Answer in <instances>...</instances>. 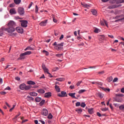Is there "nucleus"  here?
Listing matches in <instances>:
<instances>
[{
    "label": "nucleus",
    "mask_w": 124,
    "mask_h": 124,
    "mask_svg": "<svg viewBox=\"0 0 124 124\" xmlns=\"http://www.w3.org/2000/svg\"><path fill=\"white\" fill-rule=\"evenodd\" d=\"M42 69H43V70H44L45 73H47L48 75H49V77L52 78V75L50 74V73L48 72V69L46 67V66L45 64H42Z\"/></svg>",
    "instance_id": "nucleus-4"
},
{
    "label": "nucleus",
    "mask_w": 124,
    "mask_h": 124,
    "mask_svg": "<svg viewBox=\"0 0 124 124\" xmlns=\"http://www.w3.org/2000/svg\"><path fill=\"white\" fill-rule=\"evenodd\" d=\"M37 12H38V7L37 5H35V14H37Z\"/></svg>",
    "instance_id": "nucleus-41"
},
{
    "label": "nucleus",
    "mask_w": 124,
    "mask_h": 124,
    "mask_svg": "<svg viewBox=\"0 0 124 124\" xmlns=\"http://www.w3.org/2000/svg\"><path fill=\"white\" fill-rule=\"evenodd\" d=\"M101 31L96 28H94V32L95 33H98L99 32H100Z\"/></svg>",
    "instance_id": "nucleus-22"
},
{
    "label": "nucleus",
    "mask_w": 124,
    "mask_h": 124,
    "mask_svg": "<svg viewBox=\"0 0 124 124\" xmlns=\"http://www.w3.org/2000/svg\"><path fill=\"white\" fill-rule=\"evenodd\" d=\"M104 24L105 25H106V26L107 27H108V22L107 21H106V20H104V22H101V25L103 26L104 25Z\"/></svg>",
    "instance_id": "nucleus-25"
},
{
    "label": "nucleus",
    "mask_w": 124,
    "mask_h": 124,
    "mask_svg": "<svg viewBox=\"0 0 124 124\" xmlns=\"http://www.w3.org/2000/svg\"><path fill=\"white\" fill-rule=\"evenodd\" d=\"M116 96L118 97H124V95L123 94L119 93V94H116Z\"/></svg>",
    "instance_id": "nucleus-40"
},
{
    "label": "nucleus",
    "mask_w": 124,
    "mask_h": 124,
    "mask_svg": "<svg viewBox=\"0 0 124 124\" xmlns=\"http://www.w3.org/2000/svg\"><path fill=\"white\" fill-rule=\"evenodd\" d=\"M96 114L99 117H101V113H99V112H97L96 113Z\"/></svg>",
    "instance_id": "nucleus-63"
},
{
    "label": "nucleus",
    "mask_w": 124,
    "mask_h": 124,
    "mask_svg": "<svg viewBox=\"0 0 124 124\" xmlns=\"http://www.w3.org/2000/svg\"><path fill=\"white\" fill-rule=\"evenodd\" d=\"M121 93H124V88H122V89H121Z\"/></svg>",
    "instance_id": "nucleus-64"
},
{
    "label": "nucleus",
    "mask_w": 124,
    "mask_h": 124,
    "mask_svg": "<svg viewBox=\"0 0 124 124\" xmlns=\"http://www.w3.org/2000/svg\"><path fill=\"white\" fill-rule=\"evenodd\" d=\"M32 4H33L32 2H31V4H30V5H29L28 6V9L31 8V7Z\"/></svg>",
    "instance_id": "nucleus-57"
},
{
    "label": "nucleus",
    "mask_w": 124,
    "mask_h": 124,
    "mask_svg": "<svg viewBox=\"0 0 124 124\" xmlns=\"http://www.w3.org/2000/svg\"><path fill=\"white\" fill-rule=\"evenodd\" d=\"M64 80V78H58L56 79V80L58 81H60L62 82V81H63Z\"/></svg>",
    "instance_id": "nucleus-28"
},
{
    "label": "nucleus",
    "mask_w": 124,
    "mask_h": 124,
    "mask_svg": "<svg viewBox=\"0 0 124 124\" xmlns=\"http://www.w3.org/2000/svg\"><path fill=\"white\" fill-rule=\"evenodd\" d=\"M98 96L100 97L101 98H102V97H103V95L101 93H98Z\"/></svg>",
    "instance_id": "nucleus-44"
},
{
    "label": "nucleus",
    "mask_w": 124,
    "mask_h": 124,
    "mask_svg": "<svg viewBox=\"0 0 124 124\" xmlns=\"http://www.w3.org/2000/svg\"><path fill=\"white\" fill-rule=\"evenodd\" d=\"M15 78V80H16L18 81H19L20 80V78H19V77H16Z\"/></svg>",
    "instance_id": "nucleus-51"
},
{
    "label": "nucleus",
    "mask_w": 124,
    "mask_h": 124,
    "mask_svg": "<svg viewBox=\"0 0 124 124\" xmlns=\"http://www.w3.org/2000/svg\"><path fill=\"white\" fill-rule=\"evenodd\" d=\"M75 111L78 112V114H80L82 112V109L81 108H78Z\"/></svg>",
    "instance_id": "nucleus-27"
},
{
    "label": "nucleus",
    "mask_w": 124,
    "mask_h": 124,
    "mask_svg": "<svg viewBox=\"0 0 124 124\" xmlns=\"http://www.w3.org/2000/svg\"><path fill=\"white\" fill-rule=\"evenodd\" d=\"M26 99L30 102H33L34 101V98L31 97V96H27Z\"/></svg>",
    "instance_id": "nucleus-12"
},
{
    "label": "nucleus",
    "mask_w": 124,
    "mask_h": 124,
    "mask_svg": "<svg viewBox=\"0 0 124 124\" xmlns=\"http://www.w3.org/2000/svg\"><path fill=\"white\" fill-rule=\"evenodd\" d=\"M14 2H15V4H19L21 2V0H14Z\"/></svg>",
    "instance_id": "nucleus-23"
},
{
    "label": "nucleus",
    "mask_w": 124,
    "mask_h": 124,
    "mask_svg": "<svg viewBox=\"0 0 124 124\" xmlns=\"http://www.w3.org/2000/svg\"><path fill=\"white\" fill-rule=\"evenodd\" d=\"M27 86H26V84L23 83L19 85V89H20L21 90H24L25 88L27 87Z\"/></svg>",
    "instance_id": "nucleus-11"
},
{
    "label": "nucleus",
    "mask_w": 124,
    "mask_h": 124,
    "mask_svg": "<svg viewBox=\"0 0 124 124\" xmlns=\"http://www.w3.org/2000/svg\"><path fill=\"white\" fill-rule=\"evenodd\" d=\"M80 106H81L82 108H84L85 107V103H82Z\"/></svg>",
    "instance_id": "nucleus-48"
},
{
    "label": "nucleus",
    "mask_w": 124,
    "mask_h": 124,
    "mask_svg": "<svg viewBox=\"0 0 124 124\" xmlns=\"http://www.w3.org/2000/svg\"><path fill=\"white\" fill-rule=\"evenodd\" d=\"M64 44V43H58V44L56 46H63Z\"/></svg>",
    "instance_id": "nucleus-39"
},
{
    "label": "nucleus",
    "mask_w": 124,
    "mask_h": 124,
    "mask_svg": "<svg viewBox=\"0 0 124 124\" xmlns=\"http://www.w3.org/2000/svg\"><path fill=\"white\" fill-rule=\"evenodd\" d=\"M100 39H101V40H104L105 39V36L103 35H100Z\"/></svg>",
    "instance_id": "nucleus-37"
},
{
    "label": "nucleus",
    "mask_w": 124,
    "mask_h": 124,
    "mask_svg": "<svg viewBox=\"0 0 124 124\" xmlns=\"http://www.w3.org/2000/svg\"><path fill=\"white\" fill-rule=\"evenodd\" d=\"M86 91L85 90H80L78 91V93L79 94H82V93H85Z\"/></svg>",
    "instance_id": "nucleus-30"
},
{
    "label": "nucleus",
    "mask_w": 124,
    "mask_h": 124,
    "mask_svg": "<svg viewBox=\"0 0 124 124\" xmlns=\"http://www.w3.org/2000/svg\"><path fill=\"white\" fill-rule=\"evenodd\" d=\"M117 7H118V6L114 5V6H110V9H114V8H116Z\"/></svg>",
    "instance_id": "nucleus-45"
},
{
    "label": "nucleus",
    "mask_w": 124,
    "mask_h": 124,
    "mask_svg": "<svg viewBox=\"0 0 124 124\" xmlns=\"http://www.w3.org/2000/svg\"><path fill=\"white\" fill-rule=\"evenodd\" d=\"M47 118L49 119H52V115L51 113H49V115H48Z\"/></svg>",
    "instance_id": "nucleus-36"
},
{
    "label": "nucleus",
    "mask_w": 124,
    "mask_h": 124,
    "mask_svg": "<svg viewBox=\"0 0 124 124\" xmlns=\"http://www.w3.org/2000/svg\"><path fill=\"white\" fill-rule=\"evenodd\" d=\"M9 13L11 14V15H14L16 14V11H15V8H12L9 10Z\"/></svg>",
    "instance_id": "nucleus-10"
},
{
    "label": "nucleus",
    "mask_w": 124,
    "mask_h": 124,
    "mask_svg": "<svg viewBox=\"0 0 124 124\" xmlns=\"http://www.w3.org/2000/svg\"><path fill=\"white\" fill-rule=\"evenodd\" d=\"M31 54V51H26L25 53H22L19 55V57H18V60H21L26 59V55H30Z\"/></svg>",
    "instance_id": "nucleus-2"
},
{
    "label": "nucleus",
    "mask_w": 124,
    "mask_h": 124,
    "mask_svg": "<svg viewBox=\"0 0 124 124\" xmlns=\"http://www.w3.org/2000/svg\"><path fill=\"white\" fill-rule=\"evenodd\" d=\"M35 102L38 103V102H40V101H41L42 100V98L40 97H37L35 98Z\"/></svg>",
    "instance_id": "nucleus-24"
},
{
    "label": "nucleus",
    "mask_w": 124,
    "mask_h": 124,
    "mask_svg": "<svg viewBox=\"0 0 124 124\" xmlns=\"http://www.w3.org/2000/svg\"><path fill=\"white\" fill-rule=\"evenodd\" d=\"M29 94L34 97H36L38 95V94L37 93H35V92H31V93H30Z\"/></svg>",
    "instance_id": "nucleus-19"
},
{
    "label": "nucleus",
    "mask_w": 124,
    "mask_h": 124,
    "mask_svg": "<svg viewBox=\"0 0 124 124\" xmlns=\"http://www.w3.org/2000/svg\"><path fill=\"white\" fill-rule=\"evenodd\" d=\"M47 23V19H46L44 21H42L41 23H40L39 25L40 26L44 27V26H46V25Z\"/></svg>",
    "instance_id": "nucleus-8"
},
{
    "label": "nucleus",
    "mask_w": 124,
    "mask_h": 124,
    "mask_svg": "<svg viewBox=\"0 0 124 124\" xmlns=\"http://www.w3.org/2000/svg\"><path fill=\"white\" fill-rule=\"evenodd\" d=\"M58 96L59 97H64L67 96V93L65 92H62L61 94L58 93Z\"/></svg>",
    "instance_id": "nucleus-7"
},
{
    "label": "nucleus",
    "mask_w": 124,
    "mask_h": 124,
    "mask_svg": "<svg viewBox=\"0 0 124 124\" xmlns=\"http://www.w3.org/2000/svg\"><path fill=\"white\" fill-rule=\"evenodd\" d=\"M57 49H58V50H62V46H57Z\"/></svg>",
    "instance_id": "nucleus-46"
},
{
    "label": "nucleus",
    "mask_w": 124,
    "mask_h": 124,
    "mask_svg": "<svg viewBox=\"0 0 124 124\" xmlns=\"http://www.w3.org/2000/svg\"><path fill=\"white\" fill-rule=\"evenodd\" d=\"M62 39H63V35L62 34L61 36L59 38V40H62Z\"/></svg>",
    "instance_id": "nucleus-59"
},
{
    "label": "nucleus",
    "mask_w": 124,
    "mask_h": 124,
    "mask_svg": "<svg viewBox=\"0 0 124 124\" xmlns=\"http://www.w3.org/2000/svg\"><path fill=\"white\" fill-rule=\"evenodd\" d=\"M96 67H97V66H93L89 67V68H90V69H95V68Z\"/></svg>",
    "instance_id": "nucleus-53"
},
{
    "label": "nucleus",
    "mask_w": 124,
    "mask_h": 124,
    "mask_svg": "<svg viewBox=\"0 0 124 124\" xmlns=\"http://www.w3.org/2000/svg\"><path fill=\"white\" fill-rule=\"evenodd\" d=\"M113 82H116L118 81V78H115L113 79Z\"/></svg>",
    "instance_id": "nucleus-55"
},
{
    "label": "nucleus",
    "mask_w": 124,
    "mask_h": 124,
    "mask_svg": "<svg viewBox=\"0 0 124 124\" xmlns=\"http://www.w3.org/2000/svg\"><path fill=\"white\" fill-rule=\"evenodd\" d=\"M19 115H20V113H18V115H16L15 117V118H14V120H16L17 118H18Z\"/></svg>",
    "instance_id": "nucleus-49"
},
{
    "label": "nucleus",
    "mask_w": 124,
    "mask_h": 124,
    "mask_svg": "<svg viewBox=\"0 0 124 124\" xmlns=\"http://www.w3.org/2000/svg\"><path fill=\"white\" fill-rule=\"evenodd\" d=\"M11 90V88L9 87H8L5 88V90Z\"/></svg>",
    "instance_id": "nucleus-62"
},
{
    "label": "nucleus",
    "mask_w": 124,
    "mask_h": 124,
    "mask_svg": "<svg viewBox=\"0 0 124 124\" xmlns=\"http://www.w3.org/2000/svg\"><path fill=\"white\" fill-rule=\"evenodd\" d=\"M42 52H43V53H44L45 55H46V56H48V55H49V52H47V51H46L45 50H43V51H42Z\"/></svg>",
    "instance_id": "nucleus-33"
},
{
    "label": "nucleus",
    "mask_w": 124,
    "mask_h": 124,
    "mask_svg": "<svg viewBox=\"0 0 124 124\" xmlns=\"http://www.w3.org/2000/svg\"><path fill=\"white\" fill-rule=\"evenodd\" d=\"M52 96V93L50 92H48L47 93H45V97L48 98L49 97Z\"/></svg>",
    "instance_id": "nucleus-13"
},
{
    "label": "nucleus",
    "mask_w": 124,
    "mask_h": 124,
    "mask_svg": "<svg viewBox=\"0 0 124 124\" xmlns=\"http://www.w3.org/2000/svg\"><path fill=\"white\" fill-rule=\"evenodd\" d=\"M16 26L15 22L13 20H10L8 23V28L2 27L1 28V31H7V32L9 33H12L15 31V27Z\"/></svg>",
    "instance_id": "nucleus-1"
},
{
    "label": "nucleus",
    "mask_w": 124,
    "mask_h": 124,
    "mask_svg": "<svg viewBox=\"0 0 124 124\" xmlns=\"http://www.w3.org/2000/svg\"><path fill=\"white\" fill-rule=\"evenodd\" d=\"M81 5L83 6L84 8H86L87 9H89L90 7H91V5L85 4V3H81Z\"/></svg>",
    "instance_id": "nucleus-14"
},
{
    "label": "nucleus",
    "mask_w": 124,
    "mask_h": 124,
    "mask_svg": "<svg viewBox=\"0 0 124 124\" xmlns=\"http://www.w3.org/2000/svg\"><path fill=\"white\" fill-rule=\"evenodd\" d=\"M91 13H92V14L93 16H97V12L96 11V10H94V9H92L91 10Z\"/></svg>",
    "instance_id": "nucleus-16"
},
{
    "label": "nucleus",
    "mask_w": 124,
    "mask_h": 124,
    "mask_svg": "<svg viewBox=\"0 0 124 124\" xmlns=\"http://www.w3.org/2000/svg\"><path fill=\"white\" fill-rule=\"evenodd\" d=\"M14 6H15V4H14V3L9 4V7H10L13 8V7H14Z\"/></svg>",
    "instance_id": "nucleus-54"
},
{
    "label": "nucleus",
    "mask_w": 124,
    "mask_h": 124,
    "mask_svg": "<svg viewBox=\"0 0 124 124\" xmlns=\"http://www.w3.org/2000/svg\"><path fill=\"white\" fill-rule=\"evenodd\" d=\"M21 24V27L23 28H26L27 27V24H28V21L27 20H19Z\"/></svg>",
    "instance_id": "nucleus-3"
},
{
    "label": "nucleus",
    "mask_w": 124,
    "mask_h": 124,
    "mask_svg": "<svg viewBox=\"0 0 124 124\" xmlns=\"http://www.w3.org/2000/svg\"><path fill=\"white\" fill-rule=\"evenodd\" d=\"M93 109V108L88 109V112H89V114H93L94 113Z\"/></svg>",
    "instance_id": "nucleus-18"
},
{
    "label": "nucleus",
    "mask_w": 124,
    "mask_h": 124,
    "mask_svg": "<svg viewBox=\"0 0 124 124\" xmlns=\"http://www.w3.org/2000/svg\"><path fill=\"white\" fill-rule=\"evenodd\" d=\"M69 89H75V86H69Z\"/></svg>",
    "instance_id": "nucleus-58"
},
{
    "label": "nucleus",
    "mask_w": 124,
    "mask_h": 124,
    "mask_svg": "<svg viewBox=\"0 0 124 124\" xmlns=\"http://www.w3.org/2000/svg\"><path fill=\"white\" fill-rule=\"evenodd\" d=\"M42 114L43 116H46L48 114V111L46 108H43L42 110Z\"/></svg>",
    "instance_id": "nucleus-6"
},
{
    "label": "nucleus",
    "mask_w": 124,
    "mask_h": 124,
    "mask_svg": "<svg viewBox=\"0 0 124 124\" xmlns=\"http://www.w3.org/2000/svg\"><path fill=\"white\" fill-rule=\"evenodd\" d=\"M31 89V86L29 85V86H28L27 87H25V89H24V90L28 91L29 90H30Z\"/></svg>",
    "instance_id": "nucleus-26"
},
{
    "label": "nucleus",
    "mask_w": 124,
    "mask_h": 124,
    "mask_svg": "<svg viewBox=\"0 0 124 124\" xmlns=\"http://www.w3.org/2000/svg\"><path fill=\"white\" fill-rule=\"evenodd\" d=\"M82 83V81H78V82L77 84H76V85L77 86H78L80 85V84H81Z\"/></svg>",
    "instance_id": "nucleus-50"
},
{
    "label": "nucleus",
    "mask_w": 124,
    "mask_h": 124,
    "mask_svg": "<svg viewBox=\"0 0 124 124\" xmlns=\"http://www.w3.org/2000/svg\"><path fill=\"white\" fill-rule=\"evenodd\" d=\"M55 89L56 90V91H57V92L60 93V88H59V86H55Z\"/></svg>",
    "instance_id": "nucleus-21"
},
{
    "label": "nucleus",
    "mask_w": 124,
    "mask_h": 124,
    "mask_svg": "<svg viewBox=\"0 0 124 124\" xmlns=\"http://www.w3.org/2000/svg\"><path fill=\"white\" fill-rule=\"evenodd\" d=\"M27 84H28L29 85H35V82H33L31 80L28 81L27 82Z\"/></svg>",
    "instance_id": "nucleus-20"
},
{
    "label": "nucleus",
    "mask_w": 124,
    "mask_h": 124,
    "mask_svg": "<svg viewBox=\"0 0 124 124\" xmlns=\"http://www.w3.org/2000/svg\"><path fill=\"white\" fill-rule=\"evenodd\" d=\"M102 90H103V91H105L106 92H107V91H108V92H110V89H109L102 88Z\"/></svg>",
    "instance_id": "nucleus-42"
},
{
    "label": "nucleus",
    "mask_w": 124,
    "mask_h": 124,
    "mask_svg": "<svg viewBox=\"0 0 124 124\" xmlns=\"http://www.w3.org/2000/svg\"><path fill=\"white\" fill-rule=\"evenodd\" d=\"M44 103H45V101L42 100V102H41V103H40V104L42 105L44 104Z\"/></svg>",
    "instance_id": "nucleus-60"
},
{
    "label": "nucleus",
    "mask_w": 124,
    "mask_h": 124,
    "mask_svg": "<svg viewBox=\"0 0 124 124\" xmlns=\"http://www.w3.org/2000/svg\"><path fill=\"white\" fill-rule=\"evenodd\" d=\"M113 78L112 77H110L109 78H108V82H110L111 81H112Z\"/></svg>",
    "instance_id": "nucleus-31"
},
{
    "label": "nucleus",
    "mask_w": 124,
    "mask_h": 124,
    "mask_svg": "<svg viewBox=\"0 0 124 124\" xmlns=\"http://www.w3.org/2000/svg\"><path fill=\"white\" fill-rule=\"evenodd\" d=\"M119 109L121 110H124V105H122L119 107Z\"/></svg>",
    "instance_id": "nucleus-35"
},
{
    "label": "nucleus",
    "mask_w": 124,
    "mask_h": 124,
    "mask_svg": "<svg viewBox=\"0 0 124 124\" xmlns=\"http://www.w3.org/2000/svg\"><path fill=\"white\" fill-rule=\"evenodd\" d=\"M15 105H13V108H10V109H9V112H12L13 109L15 108Z\"/></svg>",
    "instance_id": "nucleus-52"
},
{
    "label": "nucleus",
    "mask_w": 124,
    "mask_h": 124,
    "mask_svg": "<svg viewBox=\"0 0 124 124\" xmlns=\"http://www.w3.org/2000/svg\"><path fill=\"white\" fill-rule=\"evenodd\" d=\"M101 110V111H106L108 110V108H102Z\"/></svg>",
    "instance_id": "nucleus-38"
},
{
    "label": "nucleus",
    "mask_w": 124,
    "mask_h": 124,
    "mask_svg": "<svg viewBox=\"0 0 124 124\" xmlns=\"http://www.w3.org/2000/svg\"><path fill=\"white\" fill-rule=\"evenodd\" d=\"M37 93L41 94H44L45 93V91L43 89H38L37 90Z\"/></svg>",
    "instance_id": "nucleus-15"
},
{
    "label": "nucleus",
    "mask_w": 124,
    "mask_h": 124,
    "mask_svg": "<svg viewBox=\"0 0 124 124\" xmlns=\"http://www.w3.org/2000/svg\"><path fill=\"white\" fill-rule=\"evenodd\" d=\"M18 14L20 16H22L25 14V11L24 10V8L19 7L18 8Z\"/></svg>",
    "instance_id": "nucleus-5"
},
{
    "label": "nucleus",
    "mask_w": 124,
    "mask_h": 124,
    "mask_svg": "<svg viewBox=\"0 0 124 124\" xmlns=\"http://www.w3.org/2000/svg\"><path fill=\"white\" fill-rule=\"evenodd\" d=\"M80 105H81V104H80L79 102H78L77 103H76L75 106L79 107Z\"/></svg>",
    "instance_id": "nucleus-43"
},
{
    "label": "nucleus",
    "mask_w": 124,
    "mask_h": 124,
    "mask_svg": "<svg viewBox=\"0 0 124 124\" xmlns=\"http://www.w3.org/2000/svg\"><path fill=\"white\" fill-rule=\"evenodd\" d=\"M75 93H68V95L70 96L71 97L75 99H77V98L75 97Z\"/></svg>",
    "instance_id": "nucleus-17"
},
{
    "label": "nucleus",
    "mask_w": 124,
    "mask_h": 124,
    "mask_svg": "<svg viewBox=\"0 0 124 124\" xmlns=\"http://www.w3.org/2000/svg\"><path fill=\"white\" fill-rule=\"evenodd\" d=\"M59 70V67H54L53 68V69H52V71H58Z\"/></svg>",
    "instance_id": "nucleus-47"
},
{
    "label": "nucleus",
    "mask_w": 124,
    "mask_h": 124,
    "mask_svg": "<svg viewBox=\"0 0 124 124\" xmlns=\"http://www.w3.org/2000/svg\"><path fill=\"white\" fill-rule=\"evenodd\" d=\"M16 31L20 33H23V32L24 31V30L21 27H16Z\"/></svg>",
    "instance_id": "nucleus-9"
},
{
    "label": "nucleus",
    "mask_w": 124,
    "mask_h": 124,
    "mask_svg": "<svg viewBox=\"0 0 124 124\" xmlns=\"http://www.w3.org/2000/svg\"><path fill=\"white\" fill-rule=\"evenodd\" d=\"M91 83L92 84H97V85H101V83L98 82H91Z\"/></svg>",
    "instance_id": "nucleus-32"
},
{
    "label": "nucleus",
    "mask_w": 124,
    "mask_h": 124,
    "mask_svg": "<svg viewBox=\"0 0 124 124\" xmlns=\"http://www.w3.org/2000/svg\"><path fill=\"white\" fill-rule=\"evenodd\" d=\"M109 1V0H101V2L105 3V2H108Z\"/></svg>",
    "instance_id": "nucleus-56"
},
{
    "label": "nucleus",
    "mask_w": 124,
    "mask_h": 124,
    "mask_svg": "<svg viewBox=\"0 0 124 124\" xmlns=\"http://www.w3.org/2000/svg\"><path fill=\"white\" fill-rule=\"evenodd\" d=\"M0 93L2 95H5L6 93V92H2Z\"/></svg>",
    "instance_id": "nucleus-61"
},
{
    "label": "nucleus",
    "mask_w": 124,
    "mask_h": 124,
    "mask_svg": "<svg viewBox=\"0 0 124 124\" xmlns=\"http://www.w3.org/2000/svg\"><path fill=\"white\" fill-rule=\"evenodd\" d=\"M55 56H56V57H57L61 58H62V54H57Z\"/></svg>",
    "instance_id": "nucleus-34"
},
{
    "label": "nucleus",
    "mask_w": 124,
    "mask_h": 124,
    "mask_svg": "<svg viewBox=\"0 0 124 124\" xmlns=\"http://www.w3.org/2000/svg\"><path fill=\"white\" fill-rule=\"evenodd\" d=\"M124 2V0H117L116 3L119 4V3H123Z\"/></svg>",
    "instance_id": "nucleus-29"
}]
</instances>
